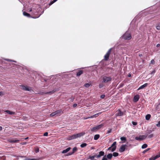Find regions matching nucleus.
Instances as JSON below:
<instances>
[{"label": "nucleus", "instance_id": "obj_1", "mask_svg": "<svg viewBox=\"0 0 160 160\" xmlns=\"http://www.w3.org/2000/svg\"><path fill=\"white\" fill-rule=\"evenodd\" d=\"M122 38L126 40H129L132 38L131 34L128 31H127L122 36Z\"/></svg>", "mask_w": 160, "mask_h": 160}, {"label": "nucleus", "instance_id": "obj_2", "mask_svg": "<svg viewBox=\"0 0 160 160\" xmlns=\"http://www.w3.org/2000/svg\"><path fill=\"white\" fill-rule=\"evenodd\" d=\"M63 113V112L61 110H57L54 112H53L50 114V115L51 117H53L54 116H60Z\"/></svg>", "mask_w": 160, "mask_h": 160}, {"label": "nucleus", "instance_id": "obj_3", "mask_svg": "<svg viewBox=\"0 0 160 160\" xmlns=\"http://www.w3.org/2000/svg\"><path fill=\"white\" fill-rule=\"evenodd\" d=\"M112 80V78L110 77L106 76H103L102 77V82L107 83L110 82Z\"/></svg>", "mask_w": 160, "mask_h": 160}, {"label": "nucleus", "instance_id": "obj_4", "mask_svg": "<svg viewBox=\"0 0 160 160\" xmlns=\"http://www.w3.org/2000/svg\"><path fill=\"white\" fill-rule=\"evenodd\" d=\"M103 126V124H101L98 125L96 126L91 129V131L92 132H96V131L100 129Z\"/></svg>", "mask_w": 160, "mask_h": 160}, {"label": "nucleus", "instance_id": "obj_5", "mask_svg": "<svg viewBox=\"0 0 160 160\" xmlns=\"http://www.w3.org/2000/svg\"><path fill=\"white\" fill-rule=\"evenodd\" d=\"M112 48H110L106 54L104 56V60L105 61H108L109 57V56L111 52Z\"/></svg>", "mask_w": 160, "mask_h": 160}, {"label": "nucleus", "instance_id": "obj_6", "mask_svg": "<svg viewBox=\"0 0 160 160\" xmlns=\"http://www.w3.org/2000/svg\"><path fill=\"white\" fill-rule=\"evenodd\" d=\"M123 115H124V113L120 109H119L116 111L115 114V117L122 116Z\"/></svg>", "mask_w": 160, "mask_h": 160}, {"label": "nucleus", "instance_id": "obj_7", "mask_svg": "<svg viewBox=\"0 0 160 160\" xmlns=\"http://www.w3.org/2000/svg\"><path fill=\"white\" fill-rule=\"evenodd\" d=\"M147 137V136L146 135H141L138 137H136L135 139L138 141H141Z\"/></svg>", "mask_w": 160, "mask_h": 160}, {"label": "nucleus", "instance_id": "obj_8", "mask_svg": "<svg viewBox=\"0 0 160 160\" xmlns=\"http://www.w3.org/2000/svg\"><path fill=\"white\" fill-rule=\"evenodd\" d=\"M21 87H22V89L23 90L26 91H30L32 89L31 87H28L27 86H21Z\"/></svg>", "mask_w": 160, "mask_h": 160}, {"label": "nucleus", "instance_id": "obj_9", "mask_svg": "<svg viewBox=\"0 0 160 160\" xmlns=\"http://www.w3.org/2000/svg\"><path fill=\"white\" fill-rule=\"evenodd\" d=\"M116 142H114L111 146V147L112 148V152L114 151L116 148Z\"/></svg>", "mask_w": 160, "mask_h": 160}, {"label": "nucleus", "instance_id": "obj_10", "mask_svg": "<svg viewBox=\"0 0 160 160\" xmlns=\"http://www.w3.org/2000/svg\"><path fill=\"white\" fill-rule=\"evenodd\" d=\"M57 89H53L52 91H51L49 92H41V94L45 95L46 94L48 93V94H52L53 93H54L56 91H57Z\"/></svg>", "mask_w": 160, "mask_h": 160}, {"label": "nucleus", "instance_id": "obj_11", "mask_svg": "<svg viewBox=\"0 0 160 160\" xmlns=\"http://www.w3.org/2000/svg\"><path fill=\"white\" fill-rule=\"evenodd\" d=\"M127 146L126 145L123 144L121 145L120 148H119V151L120 152H124L125 150V147Z\"/></svg>", "mask_w": 160, "mask_h": 160}, {"label": "nucleus", "instance_id": "obj_12", "mask_svg": "<svg viewBox=\"0 0 160 160\" xmlns=\"http://www.w3.org/2000/svg\"><path fill=\"white\" fill-rule=\"evenodd\" d=\"M76 134L73 135L69 137H68V139L69 140H71L74 139L76 138Z\"/></svg>", "mask_w": 160, "mask_h": 160}, {"label": "nucleus", "instance_id": "obj_13", "mask_svg": "<svg viewBox=\"0 0 160 160\" xmlns=\"http://www.w3.org/2000/svg\"><path fill=\"white\" fill-rule=\"evenodd\" d=\"M85 134V133L84 132H82L79 133H78L76 134V138H80L83 136Z\"/></svg>", "mask_w": 160, "mask_h": 160}, {"label": "nucleus", "instance_id": "obj_14", "mask_svg": "<svg viewBox=\"0 0 160 160\" xmlns=\"http://www.w3.org/2000/svg\"><path fill=\"white\" fill-rule=\"evenodd\" d=\"M104 152L103 151H100L99 152V154L97 155V158H99L102 156H104Z\"/></svg>", "mask_w": 160, "mask_h": 160}, {"label": "nucleus", "instance_id": "obj_15", "mask_svg": "<svg viewBox=\"0 0 160 160\" xmlns=\"http://www.w3.org/2000/svg\"><path fill=\"white\" fill-rule=\"evenodd\" d=\"M8 141L10 142L16 143L18 142L19 140L14 139H9Z\"/></svg>", "mask_w": 160, "mask_h": 160}, {"label": "nucleus", "instance_id": "obj_16", "mask_svg": "<svg viewBox=\"0 0 160 160\" xmlns=\"http://www.w3.org/2000/svg\"><path fill=\"white\" fill-rule=\"evenodd\" d=\"M139 98V97L138 95H136L134 97L133 101L134 102H136L138 101Z\"/></svg>", "mask_w": 160, "mask_h": 160}, {"label": "nucleus", "instance_id": "obj_17", "mask_svg": "<svg viewBox=\"0 0 160 160\" xmlns=\"http://www.w3.org/2000/svg\"><path fill=\"white\" fill-rule=\"evenodd\" d=\"M71 149L70 147H69L66 148V149H65L63 150L62 152L63 153H65L68 152Z\"/></svg>", "mask_w": 160, "mask_h": 160}, {"label": "nucleus", "instance_id": "obj_18", "mask_svg": "<svg viewBox=\"0 0 160 160\" xmlns=\"http://www.w3.org/2000/svg\"><path fill=\"white\" fill-rule=\"evenodd\" d=\"M148 84L147 83H146L143 85L141 86L138 89V90H140L141 89H143L145 87H146L148 86Z\"/></svg>", "mask_w": 160, "mask_h": 160}, {"label": "nucleus", "instance_id": "obj_19", "mask_svg": "<svg viewBox=\"0 0 160 160\" xmlns=\"http://www.w3.org/2000/svg\"><path fill=\"white\" fill-rule=\"evenodd\" d=\"M5 112H7L10 115H14L15 114V112L11 111L8 110H5Z\"/></svg>", "mask_w": 160, "mask_h": 160}, {"label": "nucleus", "instance_id": "obj_20", "mask_svg": "<svg viewBox=\"0 0 160 160\" xmlns=\"http://www.w3.org/2000/svg\"><path fill=\"white\" fill-rule=\"evenodd\" d=\"M23 14L25 16H27L28 17H30V15L25 12H24Z\"/></svg>", "mask_w": 160, "mask_h": 160}, {"label": "nucleus", "instance_id": "obj_21", "mask_svg": "<svg viewBox=\"0 0 160 160\" xmlns=\"http://www.w3.org/2000/svg\"><path fill=\"white\" fill-rule=\"evenodd\" d=\"M82 72H82V70H81V71H80L78 72L77 73V76H79L80 75H81L82 73Z\"/></svg>", "mask_w": 160, "mask_h": 160}, {"label": "nucleus", "instance_id": "obj_22", "mask_svg": "<svg viewBox=\"0 0 160 160\" xmlns=\"http://www.w3.org/2000/svg\"><path fill=\"white\" fill-rule=\"evenodd\" d=\"M112 156V153H109L107 155V158L108 159H111Z\"/></svg>", "mask_w": 160, "mask_h": 160}, {"label": "nucleus", "instance_id": "obj_23", "mask_svg": "<svg viewBox=\"0 0 160 160\" xmlns=\"http://www.w3.org/2000/svg\"><path fill=\"white\" fill-rule=\"evenodd\" d=\"M100 135L99 134H96L94 136V139L95 140H98L99 138Z\"/></svg>", "mask_w": 160, "mask_h": 160}, {"label": "nucleus", "instance_id": "obj_24", "mask_svg": "<svg viewBox=\"0 0 160 160\" xmlns=\"http://www.w3.org/2000/svg\"><path fill=\"white\" fill-rule=\"evenodd\" d=\"M151 115L149 114H148L146 116L145 118L147 120H149L151 117Z\"/></svg>", "mask_w": 160, "mask_h": 160}, {"label": "nucleus", "instance_id": "obj_25", "mask_svg": "<svg viewBox=\"0 0 160 160\" xmlns=\"http://www.w3.org/2000/svg\"><path fill=\"white\" fill-rule=\"evenodd\" d=\"M74 97H72L70 98L69 99H68V101L69 102H72L74 99Z\"/></svg>", "mask_w": 160, "mask_h": 160}, {"label": "nucleus", "instance_id": "obj_26", "mask_svg": "<svg viewBox=\"0 0 160 160\" xmlns=\"http://www.w3.org/2000/svg\"><path fill=\"white\" fill-rule=\"evenodd\" d=\"M95 156H91L89 155L88 156V159H90L91 160H94L95 158Z\"/></svg>", "mask_w": 160, "mask_h": 160}, {"label": "nucleus", "instance_id": "obj_27", "mask_svg": "<svg viewBox=\"0 0 160 160\" xmlns=\"http://www.w3.org/2000/svg\"><path fill=\"white\" fill-rule=\"evenodd\" d=\"M87 145V144L86 143H84L80 145V147L81 148H84Z\"/></svg>", "mask_w": 160, "mask_h": 160}, {"label": "nucleus", "instance_id": "obj_28", "mask_svg": "<svg viewBox=\"0 0 160 160\" xmlns=\"http://www.w3.org/2000/svg\"><path fill=\"white\" fill-rule=\"evenodd\" d=\"M148 147V145L146 144H144L142 145V149H144L145 148H146Z\"/></svg>", "mask_w": 160, "mask_h": 160}, {"label": "nucleus", "instance_id": "obj_29", "mask_svg": "<svg viewBox=\"0 0 160 160\" xmlns=\"http://www.w3.org/2000/svg\"><path fill=\"white\" fill-rule=\"evenodd\" d=\"M78 150L77 148L76 147H74L72 149V152H73V153H74L75 152H76Z\"/></svg>", "mask_w": 160, "mask_h": 160}, {"label": "nucleus", "instance_id": "obj_30", "mask_svg": "<svg viewBox=\"0 0 160 160\" xmlns=\"http://www.w3.org/2000/svg\"><path fill=\"white\" fill-rule=\"evenodd\" d=\"M112 155L115 157L118 156V153L117 152H114L113 153Z\"/></svg>", "mask_w": 160, "mask_h": 160}, {"label": "nucleus", "instance_id": "obj_31", "mask_svg": "<svg viewBox=\"0 0 160 160\" xmlns=\"http://www.w3.org/2000/svg\"><path fill=\"white\" fill-rule=\"evenodd\" d=\"M156 28L158 30H160V23H158L156 26Z\"/></svg>", "mask_w": 160, "mask_h": 160}, {"label": "nucleus", "instance_id": "obj_32", "mask_svg": "<svg viewBox=\"0 0 160 160\" xmlns=\"http://www.w3.org/2000/svg\"><path fill=\"white\" fill-rule=\"evenodd\" d=\"M155 159H156L160 157V152L159 154L154 157Z\"/></svg>", "mask_w": 160, "mask_h": 160}, {"label": "nucleus", "instance_id": "obj_33", "mask_svg": "<svg viewBox=\"0 0 160 160\" xmlns=\"http://www.w3.org/2000/svg\"><path fill=\"white\" fill-rule=\"evenodd\" d=\"M155 159H156L160 157V152L159 154L154 157Z\"/></svg>", "mask_w": 160, "mask_h": 160}, {"label": "nucleus", "instance_id": "obj_34", "mask_svg": "<svg viewBox=\"0 0 160 160\" xmlns=\"http://www.w3.org/2000/svg\"><path fill=\"white\" fill-rule=\"evenodd\" d=\"M155 159H156L160 157V152L159 154L154 157Z\"/></svg>", "mask_w": 160, "mask_h": 160}, {"label": "nucleus", "instance_id": "obj_35", "mask_svg": "<svg viewBox=\"0 0 160 160\" xmlns=\"http://www.w3.org/2000/svg\"><path fill=\"white\" fill-rule=\"evenodd\" d=\"M155 159H156L160 157V152L159 154L154 157Z\"/></svg>", "mask_w": 160, "mask_h": 160}, {"label": "nucleus", "instance_id": "obj_36", "mask_svg": "<svg viewBox=\"0 0 160 160\" xmlns=\"http://www.w3.org/2000/svg\"><path fill=\"white\" fill-rule=\"evenodd\" d=\"M101 113V112H99L98 113L96 114L93 115V117L94 118H96L98 117L99 115H100Z\"/></svg>", "mask_w": 160, "mask_h": 160}, {"label": "nucleus", "instance_id": "obj_37", "mask_svg": "<svg viewBox=\"0 0 160 160\" xmlns=\"http://www.w3.org/2000/svg\"><path fill=\"white\" fill-rule=\"evenodd\" d=\"M120 139L122 141H125L126 140V138L124 137H122L120 138Z\"/></svg>", "mask_w": 160, "mask_h": 160}, {"label": "nucleus", "instance_id": "obj_38", "mask_svg": "<svg viewBox=\"0 0 160 160\" xmlns=\"http://www.w3.org/2000/svg\"><path fill=\"white\" fill-rule=\"evenodd\" d=\"M4 60L7 61H10V62H16V61H15L12 60H11V59H5Z\"/></svg>", "mask_w": 160, "mask_h": 160}, {"label": "nucleus", "instance_id": "obj_39", "mask_svg": "<svg viewBox=\"0 0 160 160\" xmlns=\"http://www.w3.org/2000/svg\"><path fill=\"white\" fill-rule=\"evenodd\" d=\"M90 86V84H89L88 83H86L84 85V87L86 88H88Z\"/></svg>", "mask_w": 160, "mask_h": 160}, {"label": "nucleus", "instance_id": "obj_40", "mask_svg": "<svg viewBox=\"0 0 160 160\" xmlns=\"http://www.w3.org/2000/svg\"><path fill=\"white\" fill-rule=\"evenodd\" d=\"M150 149V148H148L147 149H146V150H144L143 152V153H145V152H147Z\"/></svg>", "mask_w": 160, "mask_h": 160}, {"label": "nucleus", "instance_id": "obj_41", "mask_svg": "<svg viewBox=\"0 0 160 160\" xmlns=\"http://www.w3.org/2000/svg\"><path fill=\"white\" fill-rule=\"evenodd\" d=\"M25 160H38V159L34 158H26Z\"/></svg>", "mask_w": 160, "mask_h": 160}, {"label": "nucleus", "instance_id": "obj_42", "mask_svg": "<svg viewBox=\"0 0 160 160\" xmlns=\"http://www.w3.org/2000/svg\"><path fill=\"white\" fill-rule=\"evenodd\" d=\"M103 86V85L101 83L99 85V87L100 88H102Z\"/></svg>", "mask_w": 160, "mask_h": 160}, {"label": "nucleus", "instance_id": "obj_43", "mask_svg": "<svg viewBox=\"0 0 160 160\" xmlns=\"http://www.w3.org/2000/svg\"><path fill=\"white\" fill-rule=\"evenodd\" d=\"M73 154V152H70L68 153L66 156H69L71 155H72Z\"/></svg>", "mask_w": 160, "mask_h": 160}, {"label": "nucleus", "instance_id": "obj_44", "mask_svg": "<svg viewBox=\"0 0 160 160\" xmlns=\"http://www.w3.org/2000/svg\"><path fill=\"white\" fill-rule=\"evenodd\" d=\"M111 131H112V129L111 128L109 129L107 131V133H109L111 132Z\"/></svg>", "mask_w": 160, "mask_h": 160}, {"label": "nucleus", "instance_id": "obj_45", "mask_svg": "<svg viewBox=\"0 0 160 160\" xmlns=\"http://www.w3.org/2000/svg\"><path fill=\"white\" fill-rule=\"evenodd\" d=\"M102 160H108L107 158L106 157V155L104 156Z\"/></svg>", "mask_w": 160, "mask_h": 160}, {"label": "nucleus", "instance_id": "obj_46", "mask_svg": "<svg viewBox=\"0 0 160 160\" xmlns=\"http://www.w3.org/2000/svg\"><path fill=\"white\" fill-rule=\"evenodd\" d=\"M48 135V133L47 132H45L43 134L44 136H47Z\"/></svg>", "mask_w": 160, "mask_h": 160}, {"label": "nucleus", "instance_id": "obj_47", "mask_svg": "<svg viewBox=\"0 0 160 160\" xmlns=\"http://www.w3.org/2000/svg\"><path fill=\"white\" fill-rule=\"evenodd\" d=\"M58 0H53L52 2H50V4H52L53 3L56 2Z\"/></svg>", "mask_w": 160, "mask_h": 160}, {"label": "nucleus", "instance_id": "obj_48", "mask_svg": "<svg viewBox=\"0 0 160 160\" xmlns=\"http://www.w3.org/2000/svg\"><path fill=\"white\" fill-rule=\"evenodd\" d=\"M151 63L152 64H154L155 63V61L153 59H152L151 61Z\"/></svg>", "mask_w": 160, "mask_h": 160}, {"label": "nucleus", "instance_id": "obj_49", "mask_svg": "<svg viewBox=\"0 0 160 160\" xmlns=\"http://www.w3.org/2000/svg\"><path fill=\"white\" fill-rule=\"evenodd\" d=\"M35 152L36 153H37L39 152V149L38 148H36L35 149Z\"/></svg>", "mask_w": 160, "mask_h": 160}, {"label": "nucleus", "instance_id": "obj_50", "mask_svg": "<svg viewBox=\"0 0 160 160\" xmlns=\"http://www.w3.org/2000/svg\"><path fill=\"white\" fill-rule=\"evenodd\" d=\"M105 97V95H102L100 96V98L102 99H103Z\"/></svg>", "mask_w": 160, "mask_h": 160}, {"label": "nucleus", "instance_id": "obj_51", "mask_svg": "<svg viewBox=\"0 0 160 160\" xmlns=\"http://www.w3.org/2000/svg\"><path fill=\"white\" fill-rule=\"evenodd\" d=\"M153 137V135L152 134H151L148 135V138H152Z\"/></svg>", "mask_w": 160, "mask_h": 160}, {"label": "nucleus", "instance_id": "obj_52", "mask_svg": "<svg viewBox=\"0 0 160 160\" xmlns=\"http://www.w3.org/2000/svg\"><path fill=\"white\" fill-rule=\"evenodd\" d=\"M156 126L158 127H160V121L158 122V123L156 124Z\"/></svg>", "mask_w": 160, "mask_h": 160}, {"label": "nucleus", "instance_id": "obj_53", "mask_svg": "<svg viewBox=\"0 0 160 160\" xmlns=\"http://www.w3.org/2000/svg\"><path fill=\"white\" fill-rule=\"evenodd\" d=\"M149 160H155V158L154 157H152L149 159Z\"/></svg>", "mask_w": 160, "mask_h": 160}, {"label": "nucleus", "instance_id": "obj_54", "mask_svg": "<svg viewBox=\"0 0 160 160\" xmlns=\"http://www.w3.org/2000/svg\"><path fill=\"white\" fill-rule=\"evenodd\" d=\"M94 118V117H93V116H90V117H89L88 118H87L86 119H88V118Z\"/></svg>", "mask_w": 160, "mask_h": 160}, {"label": "nucleus", "instance_id": "obj_55", "mask_svg": "<svg viewBox=\"0 0 160 160\" xmlns=\"http://www.w3.org/2000/svg\"><path fill=\"white\" fill-rule=\"evenodd\" d=\"M77 106V104L76 103L74 104L73 105V108L76 107Z\"/></svg>", "mask_w": 160, "mask_h": 160}, {"label": "nucleus", "instance_id": "obj_56", "mask_svg": "<svg viewBox=\"0 0 160 160\" xmlns=\"http://www.w3.org/2000/svg\"><path fill=\"white\" fill-rule=\"evenodd\" d=\"M132 124L134 125H136L137 124V123L135 122H132Z\"/></svg>", "mask_w": 160, "mask_h": 160}, {"label": "nucleus", "instance_id": "obj_57", "mask_svg": "<svg viewBox=\"0 0 160 160\" xmlns=\"http://www.w3.org/2000/svg\"><path fill=\"white\" fill-rule=\"evenodd\" d=\"M155 72V70H153V71H152V72H151V74H154Z\"/></svg>", "mask_w": 160, "mask_h": 160}, {"label": "nucleus", "instance_id": "obj_58", "mask_svg": "<svg viewBox=\"0 0 160 160\" xmlns=\"http://www.w3.org/2000/svg\"><path fill=\"white\" fill-rule=\"evenodd\" d=\"M4 95V93L2 92H0V96H2Z\"/></svg>", "mask_w": 160, "mask_h": 160}, {"label": "nucleus", "instance_id": "obj_59", "mask_svg": "<svg viewBox=\"0 0 160 160\" xmlns=\"http://www.w3.org/2000/svg\"><path fill=\"white\" fill-rule=\"evenodd\" d=\"M112 148L111 147H109L108 149V150H112Z\"/></svg>", "mask_w": 160, "mask_h": 160}, {"label": "nucleus", "instance_id": "obj_60", "mask_svg": "<svg viewBox=\"0 0 160 160\" xmlns=\"http://www.w3.org/2000/svg\"><path fill=\"white\" fill-rule=\"evenodd\" d=\"M160 46V44H158L157 45V46H156V47H159V46Z\"/></svg>", "mask_w": 160, "mask_h": 160}, {"label": "nucleus", "instance_id": "obj_61", "mask_svg": "<svg viewBox=\"0 0 160 160\" xmlns=\"http://www.w3.org/2000/svg\"><path fill=\"white\" fill-rule=\"evenodd\" d=\"M159 105V104H158V105L157 106V107H156V110H158V106Z\"/></svg>", "mask_w": 160, "mask_h": 160}, {"label": "nucleus", "instance_id": "obj_62", "mask_svg": "<svg viewBox=\"0 0 160 160\" xmlns=\"http://www.w3.org/2000/svg\"><path fill=\"white\" fill-rule=\"evenodd\" d=\"M28 137H27V138H24L25 140H27V139H28Z\"/></svg>", "mask_w": 160, "mask_h": 160}, {"label": "nucleus", "instance_id": "obj_63", "mask_svg": "<svg viewBox=\"0 0 160 160\" xmlns=\"http://www.w3.org/2000/svg\"><path fill=\"white\" fill-rule=\"evenodd\" d=\"M2 127L0 126V130H2Z\"/></svg>", "mask_w": 160, "mask_h": 160}, {"label": "nucleus", "instance_id": "obj_64", "mask_svg": "<svg viewBox=\"0 0 160 160\" xmlns=\"http://www.w3.org/2000/svg\"><path fill=\"white\" fill-rule=\"evenodd\" d=\"M32 11V9H30L29 10V12H31Z\"/></svg>", "mask_w": 160, "mask_h": 160}]
</instances>
